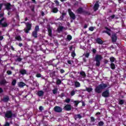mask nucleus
I'll return each instance as SVG.
<instances>
[{"label":"nucleus","mask_w":126,"mask_h":126,"mask_svg":"<svg viewBox=\"0 0 126 126\" xmlns=\"http://www.w3.org/2000/svg\"><path fill=\"white\" fill-rule=\"evenodd\" d=\"M56 84H57V85H60V84H62V81L61 80V79H58L57 81H56Z\"/></svg>","instance_id":"35"},{"label":"nucleus","mask_w":126,"mask_h":126,"mask_svg":"<svg viewBox=\"0 0 126 126\" xmlns=\"http://www.w3.org/2000/svg\"><path fill=\"white\" fill-rule=\"evenodd\" d=\"M17 61L18 62H21V61H22V59L21 58H18L17 59Z\"/></svg>","instance_id":"50"},{"label":"nucleus","mask_w":126,"mask_h":126,"mask_svg":"<svg viewBox=\"0 0 126 126\" xmlns=\"http://www.w3.org/2000/svg\"><path fill=\"white\" fill-rule=\"evenodd\" d=\"M75 120H76L77 119H78V117H77V115H75L74 117Z\"/></svg>","instance_id":"64"},{"label":"nucleus","mask_w":126,"mask_h":126,"mask_svg":"<svg viewBox=\"0 0 126 126\" xmlns=\"http://www.w3.org/2000/svg\"><path fill=\"white\" fill-rule=\"evenodd\" d=\"M62 15L64 17L65 16V15H66V12H63L62 13Z\"/></svg>","instance_id":"62"},{"label":"nucleus","mask_w":126,"mask_h":126,"mask_svg":"<svg viewBox=\"0 0 126 126\" xmlns=\"http://www.w3.org/2000/svg\"><path fill=\"white\" fill-rule=\"evenodd\" d=\"M18 85H19V87H20L21 88H22V87H24V86H26V84L23 82H20L19 83Z\"/></svg>","instance_id":"22"},{"label":"nucleus","mask_w":126,"mask_h":126,"mask_svg":"<svg viewBox=\"0 0 126 126\" xmlns=\"http://www.w3.org/2000/svg\"><path fill=\"white\" fill-rule=\"evenodd\" d=\"M63 18H64V17L62 15V16H61L60 17V20H63Z\"/></svg>","instance_id":"56"},{"label":"nucleus","mask_w":126,"mask_h":126,"mask_svg":"<svg viewBox=\"0 0 126 126\" xmlns=\"http://www.w3.org/2000/svg\"><path fill=\"white\" fill-rule=\"evenodd\" d=\"M92 52L93 54H95L96 52H97V50H96L95 49H93Z\"/></svg>","instance_id":"55"},{"label":"nucleus","mask_w":126,"mask_h":126,"mask_svg":"<svg viewBox=\"0 0 126 126\" xmlns=\"http://www.w3.org/2000/svg\"><path fill=\"white\" fill-rule=\"evenodd\" d=\"M74 5H78V1H76V2L74 3Z\"/></svg>","instance_id":"63"},{"label":"nucleus","mask_w":126,"mask_h":126,"mask_svg":"<svg viewBox=\"0 0 126 126\" xmlns=\"http://www.w3.org/2000/svg\"><path fill=\"white\" fill-rule=\"evenodd\" d=\"M2 5H3V3H0V11L1 10V8H2Z\"/></svg>","instance_id":"57"},{"label":"nucleus","mask_w":126,"mask_h":126,"mask_svg":"<svg viewBox=\"0 0 126 126\" xmlns=\"http://www.w3.org/2000/svg\"><path fill=\"white\" fill-rule=\"evenodd\" d=\"M99 6H100V5H99V3H98V1H97L94 6V11H97V10H98Z\"/></svg>","instance_id":"13"},{"label":"nucleus","mask_w":126,"mask_h":126,"mask_svg":"<svg viewBox=\"0 0 126 126\" xmlns=\"http://www.w3.org/2000/svg\"><path fill=\"white\" fill-rule=\"evenodd\" d=\"M125 103V100L123 99H119V105H124V103Z\"/></svg>","instance_id":"33"},{"label":"nucleus","mask_w":126,"mask_h":126,"mask_svg":"<svg viewBox=\"0 0 126 126\" xmlns=\"http://www.w3.org/2000/svg\"><path fill=\"white\" fill-rule=\"evenodd\" d=\"M83 11H84V10L82 7H79L76 10V12L77 13V14H81V13H83Z\"/></svg>","instance_id":"14"},{"label":"nucleus","mask_w":126,"mask_h":126,"mask_svg":"<svg viewBox=\"0 0 126 126\" xmlns=\"http://www.w3.org/2000/svg\"><path fill=\"white\" fill-rule=\"evenodd\" d=\"M2 101L5 103H6V102H8V101H9V96H4L2 99Z\"/></svg>","instance_id":"20"},{"label":"nucleus","mask_w":126,"mask_h":126,"mask_svg":"<svg viewBox=\"0 0 126 126\" xmlns=\"http://www.w3.org/2000/svg\"><path fill=\"white\" fill-rule=\"evenodd\" d=\"M3 92V90L2 89V88L0 87V94L2 93Z\"/></svg>","instance_id":"58"},{"label":"nucleus","mask_w":126,"mask_h":126,"mask_svg":"<svg viewBox=\"0 0 126 126\" xmlns=\"http://www.w3.org/2000/svg\"><path fill=\"white\" fill-rule=\"evenodd\" d=\"M10 124L8 122H6L4 126H9Z\"/></svg>","instance_id":"51"},{"label":"nucleus","mask_w":126,"mask_h":126,"mask_svg":"<svg viewBox=\"0 0 126 126\" xmlns=\"http://www.w3.org/2000/svg\"><path fill=\"white\" fill-rule=\"evenodd\" d=\"M80 101L78 100H75L74 101V103L75 106H78V104L80 103Z\"/></svg>","instance_id":"36"},{"label":"nucleus","mask_w":126,"mask_h":126,"mask_svg":"<svg viewBox=\"0 0 126 126\" xmlns=\"http://www.w3.org/2000/svg\"><path fill=\"white\" fill-rule=\"evenodd\" d=\"M107 87H108V84L105 83L100 84L94 89L95 92L97 93V94H100L102 93V90H104Z\"/></svg>","instance_id":"1"},{"label":"nucleus","mask_w":126,"mask_h":126,"mask_svg":"<svg viewBox=\"0 0 126 126\" xmlns=\"http://www.w3.org/2000/svg\"><path fill=\"white\" fill-rule=\"evenodd\" d=\"M110 67L111 69H115V68H116V65H115L114 63H111L110 64Z\"/></svg>","instance_id":"30"},{"label":"nucleus","mask_w":126,"mask_h":126,"mask_svg":"<svg viewBox=\"0 0 126 126\" xmlns=\"http://www.w3.org/2000/svg\"><path fill=\"white\" fill-rule=\"evenodd\" d=\"M83 13L85 14V15H91V13L88 11H86L84 10V11L83 12Z\"/></svg>","instance_id":"27"},{"label":"nucleus","mask_w":126,"mask_h":126,"mask_svg":"<svg viewBox=\"0 0 126 126\" xmlns=\"http://www.w3.org/2000/svg\"><path fill=\"white\" fill-rule=\"evenodd\" d=\"M103 59L102 55L97 54L95 56V66L99 67L101 64V61Z\"/></svg>","instance_id":"2"},{"label":"nucleus","mask_w":126,"mask_h":126,"mask_svg":"<svg viewBox=\"0 0 126 126\" xmlns=\"http://www.w3.org/2000/svg\"><path fill=\"white\" fill-rule=\"evenodd\" d=\"M4 17H3L1 20H0V26H1L3 28H5L6 27H7L8 26V25L7 24V23L4 22L2 23V21H4Z\"/></svg>","instance_id":"6"},{"label":"nucleus","mask_w":126,"mask_h":126,"mask_svg":"<svg viewBox=\"0 0 126 126\" xmlns=\"http://www.w3.org/2000/svg\"><path fill=\"white\" fill-rule=\"evenodd\" d=\"M33 83L35 84V86L36 87H38V86H39V84L36 81V82H34Z\"/></svg>","instance_id":"54"},{"label":"nucleus","mask_w":126,"mask_h":126,"mask_svg":"<svg viewBox=\"0 0 126 126\" xmlns=\"http://www.w3.org/2000/svg\"><path fill=\"white\" fill-rule=\"evenodd\" d=\"M104 29H106V31H103L102 33H106L108 36H111V32H111V29L107 27H105Z\"/></svg>","instance_id":"9"},{"label":"nucleus","mask_w":126,"mask_h":126,"mask_svg":"<svg viewBox=\"0 0 126 126\" xmlns=\"http://www.w3.org/2000/svg\"><path fill=\"white\" fill-rule=\"evenodd\" d=\"M80 74L82 75L83 77H86V74L85 73V71H82L80 72Z\"/></svg>","instance_id":"29"},{"label":"nucleus","mask_w":126,"mask_h":126,"mask_svg":"<svg viewBox=\"0 0 126 126\" xmlns=\"http://www.w3.org/2000/svg\"><path fill=\"white\" fill-rule=\"evenodd\" d=\"M36 77H37L38 78H40V77H42V75L41 74V73H37L36 74Z\"/></svg>","instance_id":"45"},{"label":"nucleus","mask_w":126,"mask_h":126,"mask_svg":"<svg viewBox=\"0 0 126 126\" xmlns=\"http://www.w3.org/2000/svg\"><path fill=\"white\" fill-rule=\"evenodd\" d=\"M90 31H94V28L93 27H91L89 28Z\"/></svg>","instance_id":"49"},{"label":"nucleus","mask_w":126,"mask_h":126,"mask_svg":"<svg viewBox=\"0 0 126 126\" xmlns=\"http://www.w3.org/2000/svg\"><path fill=\"white\" fill-rule=\"evenodd\" d=\"M77 117L78 119H81V118H82V116H81V115L80 114H77Z\"/></svg>","instance_id":"53"},{"label":"nucleus","mask_w":126,"mask_h":126,"mask_svg":"<svg viewBox=\"0 0 126 126\" xmlns=\"http://www.w3.org/2000/svg\"><path fill=\"white\" fill-rule=\"evenodd\" d=\"M104 126V122L103 121H100L98 122V126Z\"/></svg>","instance_id":"41"},{"label":"nucleus","mask_w":126,"mask_h":126,"mask_svg":"<svg viewBox=\"0 0 126 126\" xmlns=\"http://www.w3.org/2000/svg\"><path fill=\"white\" fill-rule=\"evenodd\" d=\"M58 12H59V9H58V7H51V12H53V13H58Z\"/></svg>","instance_id":"16"},{"label":"nucleus","mask_w":126,"mask_h":126,"mask_svg":"<svg viewBox=\"0 0 126 126\" xmlns=\"http://www.w3.org/2000/svg\"><path fill=\"white\" fill-rule=\"evenodd\" d=\"M111 39L113 43H115L117 42V33L112 34Z\"/></svg>","instance_id":"12"},{"label":"nucleus","mask_w":126,"mask_h":126,"mask_svg":"<svg viewBox=\"0 0 126 126\" xmlns=\"http://www.w3.org/2000/svg\"><path fill=\"white\" fill-rule=\"evenodd\" d=\"M116 17L115 15H112L110 16L111 18H112V19H114V18H115V17Z\"/></svg>","instance_id":"59"},{"label":"nucleus","mask_w":126,"mask_h":126,"mask_svg":"<svg viewBox=\"0 0 126 126\" xmlns=\"http://www.w3.org/2000/svg\"><path fill=\"white\" fill-rule=\"evenodd\" d=\"M102 97L104 98H108L110 96V91L109 90H106L104 91L101 94Z\"/></svg>","instance_id":"7"},{"label":"nucleus","mask_w":126,"mask_h":126,"mask_svg":"<svg viewBox=\"0 0 126 126\" xmlns=\"http://www.w3.org/2000/svg\"><path fill=\"white\" fill-rule=\"evenodd\" d=\"M110 61L111 63H113L115 61H116V58L114 57H111L110 58Z\"/></svg>","instance_id":"31"},{"label":"nucleus","mask_w":126,"mask_h":126,"mask_svg":"<svg viewBox=\"0 0 126 126\" xmlns=\"http://www.w3.org/2000/svg\"><path fill=\"white\" fill-rule=\"evenodd\" d=\"M63 26H59V27L58 29V31H59V32H60L61 31H63Z\"/></svg>","instance_id":"38"},{"label":"nucleus","mask_w":126,"mask_h":126,"mask_svg":"<svg viewBox=\"0 0 126 126\" xmlns=\"http://www.w3.org/2000/svg\"><path fill=\"white\" fill-rule=\"evenodd\" d=\"M71 96H73L74 95H75V92L74 91H72L70 93Z\"/></svg>","instance_id":"46"},{"label":"nucleus","mask_w":126,"mask_h":126,"mask_svg":"<svg viewBox=\"0 0 126 126\" xmlns=\"http://www.w3.org/2000/svg\"><path fill=\"white\" fill-rule=\"evenodd\" d=\"M71 56L72 58H74L76 56V54H75V50H73L71 54Z\"/></svg>","instance_id":"32"},{"label":"nucleus","mask_w":126,"mask_h":126,"mask_svg":"<svg viewBox=\"0 0 126 126\" xmlns=\"http://www.w3.org/2000/svg\"><path fill=\"white\" fill-rule=\"evenodd\" d=\"M96 42L99 45H103L104 41L101 39V38H97L95 39Z\"/></svg>","instance_id":"15"},{"label":"nucleus","mask_w":126,"mask_h":126,"mask_svg":"<svg viewBox=\"0 0 126 126\" xmlns=\"http://www.w3.org/2000/svg\"><path fill=\"white\" fill-rule=\"evenodd\" d=\"M15 39L17 40V41H22V38L20 35L16 36Z\"/></svg>","instance_id":"26"},{"label":"nucleus","mask_w":126,"mask_h":126,"mask_svg":"<svg viewBox=\"0 0 126 126\" xmlns=\"http://www.w3.org/2000/svg\"><path fill=\"white\" fill-rule=\"evenodd\" d=\"M52 91H53V94H57V93H58V89L55 88L53 90H52Z\"/></svg>","instance_id":"37"},{"label":"nucleus","mask_w":126,"mask_h":126,"mask_svg":"<svg viewBox=\"0 0 126 126\" xmlns=\"http://www.w3.org/2000/svg\"><path fill=\"white\" fill-rule=\"evenodd\" d=\"M60 72L61 73L63 74V73H64L65 71H64V70L63 69H61L60 70Z\"/></svg>","instance_id":"52"},{"label":"nucleus","mask_w":126,"mask_h":126,"mask_svg":"<svg viewBox=\"0 0 126 126\" xmlns=\"http://www.w3.org/2000/svg\"><path fill=\"white\" fill-rule=\"evenodd\" d=\"M3 40V36H0V41H2Z\"/></svg>","instance_id":"60"},{"label":"nucleus","mask_w":126,"mask_h":126,"mask_svg":"<svg viewBox=\"0 0 126 126\" xmlns=\"http://www.w3.org/2000/svg\"><path fill=\"white\" fill-rule=\"evenodd\" d=\"M7 83V82H6V80L5 79H2L0 81V85H5Z\"/></svg>","instance_id":"18"},{"label":"nucleus","mask_w":126,"mask_h":126,"mask_svg":"<svg viewBox=\"0 0 126 126\" xmlns=\"http://www.w3.org/2000/svg\"><path fill=\"white\" fill-rule=\"evenodd\" d=\"M31 8V10L32 12H34V11H35V6H34V5L32 6Z\"/></svg>","instance_id":"42"},{"label":"nucleus","mask_w":126,"mask_h":126,"mask_svg":"<svg viewBox=\"0 0 126 126\" xmlns=\"http://www.w3.org/2000/svg\"><path fill=\"white\" fill-rule=\"evenodd\" d=\"M32 29V24L29 22L26 23V28L24 29V31L26 34L29 33V31Z\"/></svg>","instance_id":"5"},{"label":"nucleus","mask_w":126,"mask_h":126,"mask_svg":"<svg viewBox=\"0 0 126 126\" xmlns=\"http://www.w3.org/2000/svg\"><path fill=\"white\" fill-rule=\"evenodd\" d=\"M12 117H16V114L15 113H12V110L7 111L5 114V118L7 119H11Z\"/></svg>","instance_id":"4"},{"label":"nucleus","mask_w":126,"mask_h":126,"mask_svg":"<svg viewBox=\"0 0 126 126\" xmlns=\"http://www.w3.org/2000/svg\"><path fill=\"white\" fill-rule=\"evenodd\" d=\"M39 111H41V112H42V111H43V110H44V107H43V106H40L39 107Z\"/></svg>","instance_id":"47"},{"label":"nucleus","mask_w":126,"mask_h":126,"mask_svg":"<svg viewBox=\"0 0 126 126\" xmlns=\"http://www.w3.org/2000/svg\"><path fill=\"white\" fill-rule=\"evenodd\" d=\"M66 39L67 41H71V40H72V36L69 34L67 35Z\"/></svg>","instance_id":"28"},{"label":"nucleus","mask_w":126,"mask_h":126,"mask_svg":"<svg viewBox=\"0 0 126 126\" xmlns=\"http://www.w3.org/2000/svg\"><path fill=\"white\" fill-rule=\"evenodd\" d=\"M5 8L7 10H10L11 9V4L10 3H7L5 4Z\"/></svg>","instance_id":"17"},{"label":"nucleus","mask_w":126,"mask_h":126,"mask_svg":"<svg viewBox=\"0 0 126 126\" xmlns=\"http://www.w3.org/2000/svg\"><path fill=\"white\" fill-rule=\"evenodd\" d=\"M68 14H69L70 17L72 19H73V20H74V19H75V18H76V17L75 16V14L74 13H73V12H72V11H71V9H68Z\"/></svg>","instance_id":"8"},{"label":"nucleus","mask_w":126,"mask_h":126,"mask_svg":"<svg viewBox=\"0 0 126 126\" xmlns=\"http://www.w3.org/2000/svg\"><path fill=\"white\" fill-rule=\"evenodd\" d=\"M40 31L39 26H36L34 28V31L32 33V37H33L34 39L38 38V32Z\"/></svg>","instance_id":"3"},{"label":"nucleus","mask_w":126,"mask_h":126,"mask_svg":"<svg viewBox=\"0 0 126 126\" xmlns=\"http://www.w3.org/2000/svg\"><path fill=\"white\" fill-rule=\"evenodd\" d=\"M54 111L56 113H62L63 112V108L60 106H55L54 107Z\"/></svg>","instance_id":"10"},{"label":"nucleus","mask_w":126,"mask_h":126,"mask_svg":"<svg viewBox=\"0 0 126 126\" xmlns=\"http://www.w3.org/2000/svg\"><path fill=\"white\" fill-rule=\"evenodd\" d=\"M11 85L12 86H15L16 85V79H13L12 81Z\"/></svg>","instance_id":"34"},{"label":"nucleus","mask_w":126,"mask_h":126,"mask_svg":"<svg viewBox=\"0 0 126 126\" xmlns=\"http://www.w3.org/2000/svg\"><path fill=\"white\" fill-rule=\"evenodd\" d=\"M65 102L68 104L70 102V98H67L65 99Z\"/></svg>","instance_id":"44"},{"label":"nucleus","mask_w":126,"mask_h":126,"mask_svg":"<svg viewBox=\"0 0 126 126\" xmlns=\"http://www.w3.org/2000/svg\"><path fill=\"white\" fill-rule=\"evenodd\" d=\"M63 110L64 111H69L71 110V105L70 104H66L63 107Z\"/></svg>","instance_id":"11"},{"label":"nucleus","mask_w":126,"mask_h":126,"mask_svg":"<svg viewBox=\"0 0 126 126\" xmlns=\"http://www.w3.org/2000/svg\"><path fill=\"white\" fill-rule=\"evenodd\" d=\"M20 73L22 75H24L25 74H27V71H26L25 69H22L20 71Z\"/></svg>","instance_id":"19"},{"label":"nucleus","mask_w":126,"mask_h":126,"mask_svg":"<svg viewBox=\"0 0 126 126\" xmlns=\"http://www.w3.org/2000/svg\"><path fill=\"white\" fill-rule=\"evenodd\" d=\"M6 73L8 75H11V74H12V72L10 70H7Z\"/></svg>","instance_id":"43"},{"label":"nucleus","mask_w":126,"mask_h":126,"mask_svg":"<svg viewBox=\"0 0 126 126\" xmlns=\"http://www.w3.org/2000/svg\"><path fill=\"white\" fill-rule=\"evenodd\" d=\"M93 91V89H92V88H86V90H85V91H87V92H89V93H90V92H92V91Z\"/></svg>","instance_id":"25"},{"label":"nucleus","mask_w":126,"mask_h":126,"mask_svg":"<svg viewBox=\"0 0 126 126\" xmlns=\"http://www.w3.org/2000/svg\"><path fill=\"white\" fill-rule=\"evenodd\" d=\"M90 119H91V121L92 122V123L95 122V121L96 120L94 117H91Z\"/></svg>","instance_id":"40"},{"label":"nucleus","mask_w":126,"mask_h":126,"mask_svg":"<svg viewBox=\"0 0 126 126\" xmlns=\"http://www.w3.org/2000/svg\"><path fill=\"white\" fill-rule=\"evenodd\" d=\"M74 85L76 88H78V87H80V83L78 81H75L74 82Z\"/></svg>","instance_id":"23"},{"label":"nucleus","mask_w":126,"mask_h":126,"mask_svg":"<svg viewBox=\"0 0 126 126\" xmlns=\"http://www.w3.org/2000/svg\"><path fill=\"white\" fill-rule=\"evenodd\" d=\"M54 2L57 6H59L60 5V2L58 0H54Z\"/></svg>","instance_id":"39"},{"label":"nucleus","mask_w":126,"mask_h":126,"mask_svg":"<svg viewBox=\"0 0 126 126\" xmlns=\"http://www.w3.org/2000/svg\"><path fill=\"white\" fill-rule=\"evenodd\" d=\"M37 95H38L39 97H42V96L44 95V92L43 91H39L37 93Z\"/></svg>","instance_id":"21"},{"label":"nucleus","mask_w":126,"mask_h":126,"mask_svg":"<svg viewBox=\"0 0 126 126\" xmlns=\"http://www.w3.org/2000/svg\"><path fill=\"white\" fill-rule=\"evenodd\" d=\"M82 106L83 107L85 106V103L84 102V101H82Z\"/></svg>","instance_id":"61"},{"label":"nucleus","mask_w":126,"mask_h":126,"mask_svg":"<svg viewBox=\"0 0 126 126\" xmlns=\"http://www.w3.org/2000/svg\"><path fill=\"white\" fill-rule=\"evenodd\" d=\"M48 31L49 36H50V37H52V29L51 28V27L48 28Z\"/></svg>","instance_id":"24"},{"label":"nucleus","mask_w":126,"mask_h":126,"mask_svg":"<svg viewBox=\"0 0 126 126\" xmlns=\"http://www.w3.org/2000/svg\"><path fill=\"white\" fill-rule=\"evenodd\" d=\"M90 55V54L89 53H86L85 57L86 58H89Z\"/></svg>","instance_id":"48"}]
</instances>
